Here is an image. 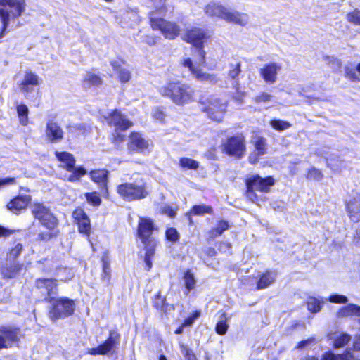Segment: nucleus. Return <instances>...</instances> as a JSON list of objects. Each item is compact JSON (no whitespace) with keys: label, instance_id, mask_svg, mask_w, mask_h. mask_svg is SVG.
I'll use <instances>...</instances> for the list:
<instances>
[{"label":"nucleus","instance_id":"nucleus-17","mask_svg":"<svg viewBox=\"0 0 360 360\" xmlns=\"http://www.w3.org/2000/svg\"><path fill=\"white\" fill-rule=\"evenodd\" d=\"M151 27L153 30H160L165 37L172 39L175 38L179 32V27L173 22H167L162 18H151Z\"/></svg>","mask_w":360,"mask_h":360},{"label":"nucleus","instance_id":"nucleus-18","mask_svg":"<svg viewBox=\"0 0 360 360\" xmlns=\"http://www.w3.org/2000/svg\"><path fill=\"white\" fill-rule=\"evenodd\" d=\"M182 65L188 68L193 77L199 82L215 84L218 81L217 75L210 74L204 72L200 68H195L191 58H184L182 61Z\"/></svg>","mask_w":360,"mask_h":360},{"label":"nucleus","instance_id":"nucleus-39","mask_svg":"<svg viewBox=\"0 0 360 360\" xmlns=\"http://www.w3.org/2000/svg\"><path fill=\"white\" fill-rule=\"evenodd\" d=\"M191 212L195 215H203L205 214H212V208L209 205L202 204L194 205Z\"/></svg>","mask_w":360,"mask_h":360},{"label":"nucleus","instance_id":"nucleus-46","mask_svg":"<svg viewBox=\"0 0 360 360\" xmlns=\"http://www.w3.org/2000/svg\"><path fill=\"white\" fill-rule=\"evenodd\" d=\"M86 200L93 205L98 206L101 204V200L96 192L86 193L85 194Z\"/></svg>","mask_w":360,"mask_h":360},{"label":"nucleus","instance_id":"nucleus-43","mask_svg":"<svg viewBox=\"0 0 360 360\" xmlns=\"http://www.w3.org/2000/svg\"><path fill=\"white\" fill-rule=\"evenodd\" d=\"M229 224L226 221H220L217 224V226L212 231V236L216 237L222 234L224 231L228 229Z\"/></svg>","mask_w":360,"mask_h":360},{"label":"nucleus","instance_id":"nucleus-30","mask_svg":"<svg viewBox=\"0 0 360 360\" xmlns=\"http://www.w3.org/2000/svg\"><path fill=\"white\" fill-rule=\"evenodd\" d=\"M276 278V274L274 271H266L259 279L257 285V289L261 290L271 285Z\"/></svg>","mask_w":360,"mask_h":360},{"label":"nucleus","instance_id":"nucleus-8","mask_svg":"<svg viewBox=\"0 0 360 360\" xmlns=\"http://www.w3.org/2000/svg\"><path fill=\"white\" fill-rule=\"evenodd\" d=\"M222 151L227 155L236 159L243 158L246 152V142L242 134L226 139L221 145Z\"/></svg>","mask_w":360,"mask_h":360},{"label":"nucleus","instance_id":"nucleus-4","mask_svg":"<svg viewBox=\"0 0 360 360\" xmlns=\"http://www.w3.org/2000/svg\"><path fill=\"white\" fill-rule=\"evenodd\" d=\"M0 38L6 32L10 22L20 17L26 11V0H0Z\"/></svg>","mask_w":360,"mask_h":360},{"label":"nucleus","instance_id":"nucleus-19","mask_svg":"<svg viewBox=\"0 0 360 360\" xmlns=\"http://www.w3.org/2000/svg\"><path fill=\"white\" fill-rule=\"evenodd\" d=\"M225 110L226 105L221 103L218 98L210 100L207 106L202 109L210 119L217 122H220L222 120Z\"/></svg>","mask_w":360,"mask_h":360},{"label":"nucleus","instance_id":"nucleus-24","mask_svg":"<svg viewBox=\"0 0 360 360\" xmlns=\"http://www.w3.org/2000/svg\"><path fill=\"white\" fill-rule=\"evenodd\" d=\"M252 143L255 150L250 154L248 160L251 164H255L258 162L259 157L265 155L266 153V141L263 137L256 136L252 141Z\"/></svg>","mask_w":360,"mask_h":360},{"label":"nucleus","instance_id":"nucleus-61","mask_svg":"<svg viewBox=\"0 0 360 360\" xmlns=\"http://www.w3.org/2000/svg\"><path fill=\"white\" fill-rule=\"evenodd\" d=\"M314 341V338H309L307 340H302L298 343L297 348H299V349L304 348L305 347H307V345H309L311 342H312Z\"/></svg>","mask_w":360,"mask_h":360},{"label":"nucleus","instance_id":"nucleus-3","mask_svg":"<svg viewBox=\"0 0 360 360\" xmlns=\"http://www.w3.org/2000/svg\"><path fill=\"white\" fill-rule=\"evenodd\" d=\"M154 224L150 219L140 218L138 226V236L144 245L146 250L144 262L146 269L149 271L153 266L152 257L155 255L157 241L153 233L154 231Z\"/></svg>","mask_w":360,"mask_h":360},{"label":"nucleus","instance_id":"nucleus-22","mask_svg":"<svg viewBox=\"0 0 360 360\" xmlns=\"http://www.w3.org/2000/svg\"><path fill=\"white\" fill-rule=\"evenodd\" d=\"M281 70L280 63L271 62L266 63L260 69V75L268 84H274L277 79V74Z\"/></svg>","mask_w":360,"mask_h":360},{"label":"nucleus","instance_id":"nucleus-21","mask_svg":"<svg viewBox=\"0 0 360 360\" xmlns=\"http://www.w3.org/2000/svg\"><path fill=\"white\" fill-rule=\"evenodd\" d=\"M72 217L78 225L79 233L89 236L91 232L90 219L84 210L80 207L75 209L72 212Z\"/></svg>","mask_w":360,"mask_h":360},{"label":"nucleus","instance_id":"nucleus-26","mask_svg":"<svg viewBox=\"0 0 360 360\" xmlns=\"http://www.w3.org/2000/svg\"><path fill=\"white\" fill-rule=\"evenodd\" d=\"M63 130L55 122L49 121L46 124V135L51 143H58L63 139Z\"/></svg>","mask_w":360,"mask_h":360},{"label":"nucleus","instance_id":"nucleus-32","mask_svg":"<svg viewBox=\"0 0 360 360\" xmlns=\"http://www.w3.org/2000/svg\"><path fill=\"white\" fill-rule=\"evenodd\" d=\"M338 315L339 317L349 316H356L360 317V307L356 304H349L345 307L341 308Z\"/></svg>","mask_w":360,"mask_h":360},{"label":"nucleus","instance_id":"nucleus-28","mask_svg":"<svg viewBox=\"0 0 360 360\" xmlns=\"http://www.w3.org/2000/svg\"><path fill=\"white\" fill-rule=\"evenodd\" d=\"M22 265L17 263H6L1 269L4 277L11 278L15 277L22 270Z\"/></svg>","mask_w":360,"mask_h":360},{"label":"nucleus","instance_id":"nucleus-44","mask_svg":"<svg viewBox=\"0 0 360 360\" xmlns=\"http://www.w3.org/2000/svg\"><path fill=\"white\" fill-rule=\"evenodd\" d=\"M55 229L50 230L48 231L41 232L38 234V239L40 240L48 241L51 238L56 237L57 231L54 230Z\"/></svg>","mask_w":360,"mask_h":360},{"label":"nucleus","instance_id":"nucleus-16","mask_svg":"<svg viewBox=\"0 0 360 360\" xmlns=\"http://www.w3.org/2000/svg\"><path fill=\"white\" fill-rule=\"evenodd\" d=\"M35 286L46 295L45 300L50 302L58 293L57 280L53 278H38L35 281Z\"/></svg>","mask_w":360,"mask_h":360},{"label":"nucleus","instance_id":"nucleus-62","mask_svg":"<svg viewBox=\"0 0 360 360\" xmlns=\"http://www.w3.org/2000/svg\"><path fill=\"white\" fill-rule=\"evenodd\" d=\"M143 41L148 45H154L156 44V38L153 36L146 35L143 38Z\"/></svg>","mask_w":360,"mask_h":360},{"label":"nucleus","instance_id":"nucleus-5","mask_svg":"<svg viewBox=\"0 0 360 360\" xmlns=\"http://www.w3.org/2000/svg\"><path fill=\"white\" fill-rule=\"evenodd\" d=\"M116 191L124 200L128 202L144 199L150 194L148 186L142 178L117 185Z\"/></svg>","mask_w":360,"mask_h":360},{"label":"nucleus","instance_id":"nucleus-50","mask_svg":"<svg viewBox=\"0 0 360 360\" xmlns=\"http://www.w3.org/2000/svg\"><path fill=\"white\" fill-rule=\"evenodd\" d=\"M200 316V311H195L191 316L187 317L184 322V326H190Z\"/></svg>","mask_w":360,"mask_h":360},{"label":"nucleus","instance_id":"nucleus-54","mask_svg":"<svg viewBox=\"0 0 360 360\" xmlns=\"http://www.w3.org/2000/svg\"><path fill=\"white\" fill-rule=\"evenodd\" d=\"M329 300L334 303H346L347 302V298L346 296L342 295L334 294L330 296Z\"/></svg>","mask_w":360,"mask_h":360},{"label":"nucleus","instance_id":"nucleus-20","mask_svg":"<svg viewBox=\"0 0 360 360\" xmlns=\"http://www.w3.org/2000/svg\"><path fill=\"white\" fill-rule=\"evenodd\" d=\"M120 335L111 331L108 338L102 345L90 349L89 353L92 355L106 354L110 352L114 347L119 344Z\"/></svg>","mask_w":360,"mask_h":360},{"label":"nucleus","instance_id":"nucleus-14","mask_svg":"<svg viewBox=\"0 0 360 360\" xmlns=\"http://www.w3.org/2000/svg\"><path fill=\"white\" fill-rule=\"evenodd\" d=\"M21 337L20 330L11 326L0 327V349H8L18 342Z\"/></svg>","mask_w":360,"mask_h":360},{"label":"nucleus","instance_id":"nucleus-49","mask_svg":"<svg viewBox=\"0 0 360 360\" xmlns=\"http://www.w3.org/2000/svg\"><path fill=\"white\" fill-rule=\"evenodd\" d=\"M345 76L352 82H360V78L357 76L356 70L353 68L346 67Z\"/></svg>","mask_w":360,"mask_h":360},{"label":"nucleus","instance_id":"nucleus-31","mask_svg":"<svg viewBox=\"0 0 360 360\" xmlns=\"http://www.w3.org/2000/svg\"><path fill=\"white\" fill-rule=\"evenodd\" d=\"M114 70L118 74L119 79L122 83L128 82L131 79V73L129 70L121 67L120 62L115 60L111 62Z\"/></svg>","mask_w":360,"mask_h":360},{"label":"nucleus","instance_id":"nucleus-41","mask_svg":"<svg viewBox=\"0 0 360 360\" xmlns=\"http://www.w3.org/2000/svg\"><path fill=\"white\" fill-rule=\"evenodd\" d=\"M346 19L352 24L360 25V10L355 8L352 12L348 13Z\"/></svg>","mask_w":360,"mask_h":360},{"label":"nucleus","instance_id":"nucleus-55","mask_svg":"<svg viewBox=\"0 0 360 360\" xmlns=\"http://www.w3.org/2000/svg\"><path fill=\"white\" fill-rule=\"evenodd\" d=\"M22 245L20 243L17 244L9 252V257L15 259L22 252Z\"/></svg>","mask_w":360,"mask_h":360},{"label":"nucleus","instance_id":"nucleus-10","mask_svg":"<svg viewBox=\"0 0 360 360\" xmlns=\"http://www.w3.org/2000/svg\"><path fill=\"white\" fill-rule=\"evenodd\" d=\"M274 184V180L271 176L263 179L259 175H252L246 179L247 196L253 200L254 198H256L255 190L267 192L269 188Z\"/></svg>","mask_w":360,"mask_h":360},{"label":"nucleus","instance_id":"nucleus-52","mask_svg":"<svg viewBox=\"0 0 360 360\" xmlns=\"http://www.w3.org/2000/svg\"><path fill=\"white\" fill-rule=\"evenodd\" d=\"M110 272L111 270L110 264H103L102 279L107 283H108L110 280Z\"/></svg>","mask_w":360,"mask_h":360},{"label":"nucleus","instance_id":"nucleus-57","mask_svg":"<svg viewBox=\"0 0 360 360\" xmlns=\"http://www.w3.org/2000/svg\"><path fill=\"white\" fill-rule=\"evenodd\" d=\"M15 182V177H6L0 179V188L8 185L13 184Z\"/></svg>","mask_w":360,"mask_h":360},{"label":"nucleus","instance_id":"nucleus-60","mask_svg":"<svg viewBox=\"0 0 360 360\" xmlns=\"http://www.w3.org/2000/svg\"><path fill=\"white\" fill-rule=\"evenodd\" d=\"M174 310V307L172 304H169L168 303L165 302L163 305L162 309H160V311L163 312L165 314H169L171 311Z\"/></svg>","mask_w":360,"mask_h":360},{"label":"nucleus","instance_id":"nucleus-7","mask_svg":"<svg viewBox=\"0 0 360 360\" xmlns=\"http://www.w3.org/2000/svg\"><path fill=\"white\" fill-rule=\"evenodd\" d=\"M55 155L60 162V167L65 169L72 174L68 176L69 181L75 182L80 179L82 176L86 174V172L82 167H75V159L74 156L68 152H55Z\"/></svg>","mask_w":360,"mask_h":360},{"label":"nucleus","instance_id":"nucleus-23","mask_svg":"<svg viewBox=\"0 0 360 360\" xmlns=\"http://www.w3.org/2000/svg\"><path fill=\"white\" fill-rule=\"evenodd\" d=\"M151 145V141L145 139L139 133L133 132L131 134L129 143V148L130 150L143 153L149 150Z\"/></svg>","mask_w":360,"mask_h":360},{"label":"nucleus","instance_id":"nucleus-2","mask_svg":"<svg viewBox=\"0 0 360 360\" xmlns=\"http://www.w3.org/2000/svg\"><path fill=\"white\" fill-rule=\"evenodd\" d=\"M205 14L212 18L224 20L227 22L245 26L248 23V14L226 7L220 2L211 1L204 8Z\"/></svg>","mask_w":360,"mask_h":360},{"label":"nucleus","instance_id":"nucleus-36","mask_svg":"<svg viewBox=\"0 0 360 360\" xmlns=\"http://www.w3.org/2000/svg\"><path fill=\"white\" fill-rule=\"evenodd\" d=\"M270 125L272 128L278 131H283L289 129L292 126L290 122L278 119H274L271 120Z\"/></svg>","mask_w":360,"mask_h":360},{"label":"nucleus","instance_id":"nucleus-34","mask_svg":"<svg viewBox=\"0 0 360 360\" xmlns=\"http://www.w3.org/2000/svg\"><path fill=\"white\" fill-rule=\"evenodd\" d=\"M353 355L350 351H347L342 354L336 355L330 352L325 353L321 360H352Z\"/></svg>","mask_w":360,"mask_h":360},{"label":"nucleus","instance_id":"nucleus-33","mask_svg":"<svg viewBox=\"0 0 360 360\" xmlns=\"http://www.w3.org/2000/svg\"><path fill=\"white\" fill-rule=\"evenodd\" d=\"M102 79L101 77L93 73V72H86L83 80V84L85 88H89L91 86H98L101 84Z\"/></svg>","mask_w":360,"mask_h":360},{"label":"nucleus","instance_id":"nucleus-38","mask_svg":"<svg viewBox=\"0 0 360 360\" xmlns=\"http://www.w3.org/2000/svg\"><path fill=\"white\" fill-rule=\"evenodd\" d=\"M334 339V346L335 348L342 347L347 345L351 340V337L346 333H341L333 338Z\"/></svg>","mask_w":360,"mask_h":360},{"label":"nucleus","instance_id":"nucleus-59","mask_svg":"<svg viewBox=\"0 0 360 360\" xmlns=\"http://www.w3.org/2000/svg\"><path fill=\"white\" fill-rule=\"evenodd\" d=\"M13 233L12 230L6 229L2 226H0V238H6Z\"/></svg>","mask_w":360,"mask_h":360},{"label":"nucleus","instance_id":"nucleus-47","mask_svg":"<svg viewBox=\"0 0 360 360\" xmlns=\"http://www.w3.org/2000/svg\"><path fill=\"white\" fill-rule=\"evenodd\" d=\"M166 238L168 240L176 242L179 240V235L177 230L174 228H169L165 233Z\"/></svg>","mask_w":360,"mask_h":360},{"label":"nucleus","instance_id":"nucleus-27","mask_svg":"<svg viewBox=\"0 0 360 360\" xmlns=\"http://www.w3.org/2000/svg\"><path fill=\"white\" fill-rule=\"evenodd\" d=\"M30 201V196L19 195L9 202L7 207L13 213L18 214L20 211L26 208Z\"/></svg>","mask_w":360,"mask_h":360},{"label":"nucleus","instance_id":"nucleus-9","mask_svg":"<svg viewBox=\"0 0 360 360\" xmlns=\"http://www.w3.org/2000/svg\"><path fill=\"white\" fill-rule=\"evenodd\" d=\"M207 32L200 28H193L188 30L183 36V39L186 42L192 44L198 49V54L200 57V63H205V51L203 49L204 41L208 39Z\"/></svg>","mask_w":360,"mask_h":360},{"label":"nucleus","instance_id":"nucleus-35","mask_svg":"<svg viewBox=\"0 0 360 360\" xmlns=\"http://www.w3.org/2000/svg\"><path fill=\"white\" fill-rule=\"evenodd\" d=\"M185 288L186 289V295H188V292L194 289L196 281L195 279L194 275L191 273V270H187L184 276Z\"/></svg>","mask_w":360,"mask_h":360},{"label":"nucleus","instance_id":"nucleus-29","mask_svg":"<svg viewBox=\"0 0 360 360\" xmlns=\"http://www.w3.org/2000/svg\"><path fill=\"white\" fill-rule=\"evenodd\" d=\"M108 172L105 169L92 171L90 174L91 179L98 184L101 187L105 188V192L108 193L107 178Z\"/></svg>","mask_w":360,"mask_h":360},{"label":"nucleus","instance_id":"nucleus-40","mask_svg":"<svg viewBox=\"0 0 360 360\" xmlns=\"http://www.w3.org/2000/svg\"><path fill=\"white\" fill-rule=\"evenodd\" d=\"M179 165L183 168L188 169H196L199 167V164L197 161L188 158H181L179 160Z\"/></svg>","mask_w":360,"mask_h":360},{"label":"nucleus","instance_id":"nucleus-48","mask_svg":"<svg viewBox=\"0 0 360 360\" xmlns=\"http://www.w3.org/2000/svg\"><path fill=\"white\" fill-rule=\"evenodd\" d=\"M166 302L165 298L162 297L160 292H159L154 297L153 301V307L158 310L162 309L164 304Z\"/></svg>","mask_w":360,"mask_h":360},{"label":"nucleus","instance_id":"nucleus-53","mask_svg":"<svg viewBox=\"0 0 360 360\" xmlns=\"http://www.w3.org/2000/svg\"><path fill=\"white\" fill-rule=\"evenodd\" d=\"M272 96L268 93L263 92L255 98L256 103H267L271 101Z\"/></svg>","mask_w":360,"mask_h":360},{"label":"nucleus","instance_id":"nucleus-1","mask_svg":"<svg viewBox=\"0 0 360 360\" xmlns=\"http://www.w3.org/2000/svg\"><path fill=\"white\" fill-rule=\"evenodd\" d=\"M159 94L171 100L177 105L191 103L194 99L195 90L188 84L173 79L168 80L158 89Z\"/></svg>","mask_w":360,"mask_h":360},{"label":"nucleus","instance_id":"nucleus-64","mask_svg":"<svg viewBox=\"0 0 360 360\" xmlns=\"http://www.w3.org/2000/svg\"><path fill=\"white\" fill-rule=\"evenodd\" d=\"M273 207L274 210L279 209L283 210L284 209V203L283 202H275L273 204Z\"/></svg>","mask_w":360,"mask_h":360},{"label":"nucleus","instance_id":"nucleus-58","mask_svg":"<svg viewBox=\"0 0 360 360\" xmlns=\"http://www.w3.org/2000/svg\"><path fill=\"white\" fill-rule=\"evenodd\" d=\"M28 108L25 105L21 104L17 106V112L18 116L28 115Z\"/></svg>","mask_w":360,"mask_h":360},{"label":"nucleus","instance_id":"nucleus-25","mask_svg":"<svg viewBox=\"0 0 360 360\" xmlns=\"http://www.w3.org/2000/svg\"><path fill=\"white\" fill-rule=\"evenodd\" d=\"M40 81L41 79L37 74L30 70H26L23 80L19 85L20 89L25 94H30L33 91L32 86L39 85Z\"/></svg>","mask_w":360,"mask_h":360},{"label":"nucleus","instance_id":"nucleus-63","mask_svg":"<svg viewBox=\"0 0 360 360\" xmlns=\"http://www.w3.org/2000/svg\"><path fill=\"white\" fill-rule=\"evenodd\" d=\"M102 264H110V257L108 252H105L101 258Z\"/></svg>","mask_w":360,"mask_h":360},{"label":"nucleus","instance_id":"nucleus-11","mask_svg":"<svg viewBox=\"0 0 360 360\" xmlns=\"http://www.w3.org/2000/svg\"><path fill=\"white\" fill-rule=\"evenodd\" d=\"M227 77L228 79L231 81V85L233 89L236 91L233 95V98L239 102L242 103L245 96V91L241 89L240 84V75L241 74V63L236 62L229 64Z\"/></svg>","mask_w":360,"mask_h":360},{"label":"nucleus","instance_id":"nucleus-13","mask_svg":"<svg viewBox=\"0 0 360 360\" xmlns=\"http://www.w3.org/2000/svg\"><path fill=\"white\" fill-rule=\"evenodd\" d=\"M32 212L34 217L40 221L41 224L48 229L52 230L57 226V219L49 208L40 203L32 206Z\"/></svg>","mask_w":360,"mask_h":360},{"label":"nucleus","instance_id":"nucleus-45","mask_svg":"<svg viewBox=\"0 0 360 360\" xmlns=\"http://www.w3.org/2000/svg\"><path fill=\"white\" fill-rule=\"evenodd\" d=\"M181 352L184 355L185 360H197L195 355L188 347L187 345H181Z\"/></svg>","mask_w":360,"mask_h":360},{"label":"nucleus","instance_id":"nucleus-15","mask_svg":"<svg viewBox=\"0 0 360 360\" xmlns=\"http://www.w3.org/2000/svg\"><path fill=\"white\" fill-rule=\"evenodd\" d=\"M346 209L352 221H360V189L352 191L349 195L346 200Z\"/></svg>","mask_w":360,"mask_h":360},{"label":"nucleus","instance_id":"nucleus-37","mask_svg":"<svg viewBox=\"0 0 360 360\" xmlns=\"http://www.w3.org/2000/svg\"><path fill=\"white\" fill-rule=\"evenodd\" d=\"M307 308L312 313H317L321 309V306L323 302H321L319 300L310 297L307 300Z\"/></svg>","mask_w":360,"mask_h":360},{"label":"nucleus","instance_id":"nucleus-6","mask_svg":"<svg viewBox=\"0 0 360 360\" xmlns=\"http://www.w3.org/2000/svg\"><path fill=\"white\" fill-rule=\"evenodd\" d=\"M52 307L49 311V318L55 321L60 319L67 318L74 314L75 303L73 300L68 297H60L52 300Z\"/></svg>","mask_w":360,"mask_h":360},{"label":"nucleus","instance_id":"nucleus-56","mask_svg":"<svg viewBox=\"0 0 360 360\" xmlns=\"http://www.w3.org/2000/svg\"><path fill=\"white\" fill-rule=\"evenodd\" d=\"M152 115H153V117H154V119H155L158 121H160V122L163 121V120L165 118V114L163 113V112L162 110H160L158 108L154 109L153 110Z\"/></svg>","mask_w":360,"mask_h":360},{"label":"nucleus","instance_id":"nucleus-12","mask_svg":"<svg viewBox=\"0 0 360 360\" xmlns=\"http://www.w3.org/2000/svg\"><path fill=\"white\" fill-rule=\"evenodd\" d=\"M108 122L110 125L115 127L116 134L114 135V141L122 142L124 136L117 133V130L125 131L132 126V122L121 113L118 110H115L108 117Z\"/></svg>","mask_w":360,"mask_h":360},{"label":"nucleus","instance_id":"nucleus-51","mask_svg":"<svg viewBox=\"0 0 360 360\" xmlns=\"http://www.w3.org/2000/svg\"><path fill=\"white\" fill-rule=\"evenodd\" d=\"M228 327L226 321L222 320L217 323L215 330L217 334L222 335L226 333Z\"/></svg>","mask_w":360,"mask_h":360},{"label":"nucleus","instance_id":"nucleus-42","mask_svg":"<svg viewBox=\"0 0 360 360\" xmlns=\"http://www.w3.org/2000/svg\"><path fill=\"white\" fill-rule=\"evenodd\" d=\"M323 177V174L321 171L315 167L309 169L307 174V178L310 180L320 181Z\"/></svg>","mask_w":360,"mask_h":360}]
</instances>
